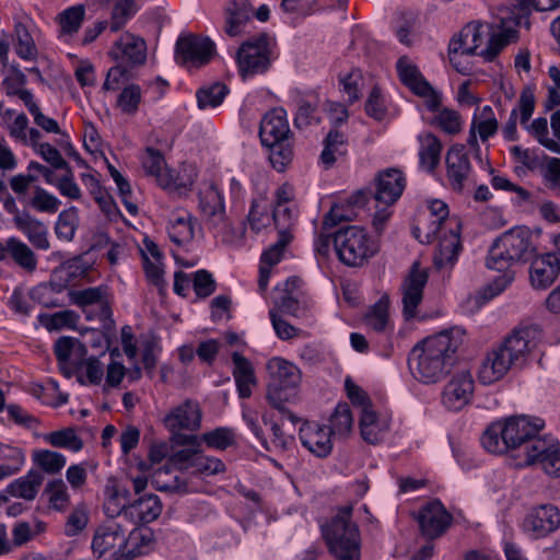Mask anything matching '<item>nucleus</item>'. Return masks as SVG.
<instances>
[{"mask_svg":"<svg viewBox=\"0 0 560 560\" xmlns=\"http://www.w3.org/2000/svg\"><path fill=\"white\" fill-rule=\"evenodd\" d=\"M464 331L453 327L417 342L408 357L412 376L433 384L443 380L457 361V350L463 343Z\"/></svg>","mask_w":560,"mask_h":560,"instance_id":"f257e3e1","label":"nucleus"},{"mask_svg":"<svg viewBox=\"0 0 560 560\" xmlns=\"http://www.w3.org/2000/svg\"><path fill=\"white\" fill-rule=\"evenodd\" d=\"M542 427L544 421L540 419L530 421L525 416H514L489 425L481 436V443L488 452L493 454H503L509 450L517 451L515 456L523 455L524 465L538 463L542 467L544 455L532 452L535 442H547L537 438Z\"/></svg>","mask_w":560,"mask_h":560,"instance_id":"f03ea898","label":"nucleus"},{"mask_svg":"<svg viewBox=\"0 0 560 560\" xmlns=\"http://www.w3.org/2000/svg\"><path fill=\"white\" fill-rule=\"evenodd\" d=\"M539 331L526 326L512 330L504 340L487 353L482 360L478 378L485 385L500 381L512 368L523 366L537 345Z\"/></svg>","mask_w":560,"mask_h":560,"instance_id":"7ed1b4c3","label":"nucleus"},{"mask_svg":"<svg viewBox=\"0 0 560 560\" xmlns=\"http://www.w3.org/2000/svg\"><path fill=\"white\" fill-rule=\"evenodd\" d=\"M502 33H494L492 25L479 21L467 23L448 44V57L452 63L460 55H480L492 61L509 42L516 37V31L508 26L506 18L501 19Z\"/></svg>","mask_w":560,"mask_h":560,"instance_id":"20e7f679","label":"nucleus"},{"mask_svg":"<svg viewBox=\"0 0 560 560\" xmlns=\"http://www.w3.org/2000/svg\"><path fill=\"white\" fill-rule=\"evenodd\" d=\"M322 530L328 550L336 560L361 559V535L352 521V505L339 508Z\"/></svg>","mask_w":560,"mask_h":560,"instance_id":"39448f33","label":"nucleus"},{"mask_svg":"<svg viewBox=\"0 0 560 560\" xmlns=\"http://www.w3.org/2000/svg\"><path fill=\"white\" fill-rule=\"evenodd\" d=\"M292 136L283 108H273L265 114L259 137L262 145L269 149V161L278 172H283L293 160Z\"/></svg>","mask_w":560,"mask_h":560,"instance_id":"423d86ee","label":"nucleus"},{"mask_svg":"<svg viewBox=\"0 0 560 560\" xmlns=\"http://www.w3.org/2000/svg\"><path fill=\"white\" fill-rule=\"evenodd\" d=\"M267 371L270 376L266 396L268 402L287 416L292 423H298L300 419L285 407V404L294 402L298 398L296 388L301 382L299 368L282 358H272L267 363Z\"/></svg>","mask_w":560,"mask_h":560,"instance_id":"0eeeda50","label":"nucleus"},{"mask_svg":"<svg viewBox=\"0 0 560 560\" xmlns=\"http://www.w3.org/2000/svg\"><path fill=\"white\" fill-rule=\"evenodd\" d=\"M536 247L533 235L526 228L516 226L504 232L492 243L486 260L489 269L504 271L513 264L534 257Z\"/></svg>","mask_w":560,"mask_h":560,"instance_id":"6e6552de","label":"nucleus"},{"mask_svg":"<svg viewBox=\"0 0 560 560\" xmlns=\"http://www.w3.org/2000/svg\"><path fill=\"white\" fill-rule=\"evenodd\" d=\"M334 247L339 260L349 267H361L377 252L369 233L357 225H349L334 234Z\"/></svg>","mask_w":560,"mask_h":560,"instance_id":"1a4fd4ad","label":"nucleus"},{"mask_svg":"<svg viewBox=\"0 0 560 560\" xmlns=\"http://www.w3.org/2000/svg\"><path fill=\"white\" fill-rule=\"evenodd\" d=\"M128 526L120 515L107 516L95 529L92 540L93 552L100 558L107 557L109 560H121L120 553L125 549Z\"/></svg>","mask_w":560,"mask_h":560,"instance_id":"9d476101","label":"nucleus"},{"mask_svg":"<svg viewBox=\"0 0 560 560\" xmlns=\"http://www.w3.org/2000/svg\"><path fill=\"white\" fill-rule=\"evenodd\" d=\"M240 74L243 79L266 72L271 65V48L266 34L244 42L236 55Z\"/></svg>","mask_w":560,"mask_h":560,"instance_id":"9b49d317","label":"nucleus"},{"mask_svg":"<svg viewBox=\"0 0 560 560\" xmlns=\"http://www.w3.org/2000/svg\"><path fill=\"white\" fill-rule=\"evenodd\" d=\"M396 69L401 83L415 95L423 98L429 110L439 108L442 104V94L433 89L408 57H400L396 63Z\"/></svg>","mask_w":560,"mask_h":560,"instance_id":"f8f14e48","label":"nucleus"},{"mask_svg":"<svg viewBox=\"0 0 560 560\" xmlns=\"http://www.w3.org/2000/svg\"><path fill=\"white\" fill-rule=\"evenodd\" d=\"M69 300L85 313L86 319L89 320L94 318L106 320L112 316L110 302L106 287L101 285L83 290H70Z\"/></svg>","mask_w":560,"mask_h":560,"instance_id":"ddd939ff","label":"nucleus"},{"mask_svg":"<svg viewBox=\"0 0 560 560\" xmlns=\"http://www.w3.org/2000/svg\"><path fill=\"white\" fill-rule=\"evenodd\" d=\"M214 50V43L210 38L194 34L178 37L175 46L177 62L195 67L208 63Z\"/></svg>","mask_w":560,"mask_h":560,"instance_id":"4468645a","label":"nucleus"},{"mask_svg":"<svg viewBox=\"0 0 560 560\" xmlns=\"http://www.w3.org/2000/svg\"><path fill=\"white\" fill-rule=\"evenodd\" d=\"M428 282V272L415 261L401 283L402 314L405 319H412L417 315V307L423 298V289Z\"/></svg>","mask_w":560,"mask_h":560,"instance_id":"2eb2a0df","label":"nucleus"},{"mask_svg":"<svg viewBox=\"0 0 560 560\" xmlns=\"http://www.w3.org/2000/svg\"><path fill=\"white\" fill-rule=\"evenodd\" d=\"M446 179L450 187L462 192L469 183L472 167L463 144L453 145L446 153Z\"/></svg>","mask_w":560,"mask_h":560,"instance_id":"dca6fc26","label":"nucleus"},{"mask_svg":"<svg viewBox=\"0 0 560 560\" xmlns=\"http://www.w3.org/2000/svg\"><path fill=\"white\" fill-rule=\"evenodd\" d=\"M144 172L155 177L158 184L165 189L180 190L192 185V180L183 182L173 171L165 166V160L159 150L148 148L142 159Z\"/></svg>","mask_w":560,"mask_h":560,"instance_id":"f3484780","label":"nucleus"},{"mask_svg":"<svg viewBox=\"0 0 560 560\" xmlns=\"http://www.w3.org/2000/svg\"><path fill=\"white\" fill-rule=\"evenodd\" d=\"M418 522L421 534L428 539H435L447 530L453 522V516L440 501L434 500L420 510Z\"/></svg>","mask_w":560,"mask_h":560,"instance_id":"a211bd4d","label":"nucleus"},{"mask_svg":"<svg viewBox=\"0 0 560 560\" xmlns=\"http://www.w3.org/2000/svg\"><path fill=\"white\" fill-rule=\"evenodd\" d=\"M439 238V245L433 256L436 268L453 266L457 260L462 249L460 244V222L458 219L448 221V230L434 236Z\"/></svg>","mask_w":560,"mask_h":560,"instance_id":"6ab92c4d","label":"nucleus"},{"mask_svg":"<svg viewBox=\"0 0 560 560\" xmlns=\"http://www.w3.org/2000/svg\"><path fill=\"white\" fill-rule=\"evenodd\" d=\"M474 394V380L469 371L456 373L446 384L442 395L443 405L454 411L470 402Z\"/></svg>","mask_w":560,"mask_h":560,"instance_id":"aec40b11","label":"nucleus"},{"mask_svg":"<svg viewBox=\"0 0 560 560\" xmlns=\"http://www.w3.org/2000/svg\"><path fill=\"white\" fill-rule=\"evenodd\" d=\"M119 513L128 524H148L155 521L162 512V503L155 494H144L133 500Z\"/></svg>","mask_w":560,"mask_h":560,"instance_id":"412c9836","label":"nucleus"},{"mask_svg":"<svg viewBox=\"0 0 560 560\" xmlns=\"http://www.w3.org/2000/svg\"><path fill=\"white\" fill-rule=\"evenodd\" d=\"M199 208L206 221L214 229L225 225L223 197L213 183H208L199 191Z\"/></svg>","mask_w":560,"mask_h":560,"instance_id":"4be33fe9","label":"nucleus"},{"mask_svg":"<svg viewBox=\"0 0 560 560\" xmlns=\"http://www.w3.org/2000/svg\"><path fill=\"white\" fill-rule=\"evenodd\" d=\"M375 182L376 189L373 197L386 207L394 205L399 199L406 185L402 172L397 168L381 172Z\"/></svg>","mask_w":560,"mask_h":560,"instance_id":"5701e85b","label":"nucleus"},{"mask_svg":"<svg viewBox=\"0 0 560 560\" xmlns=\"http://www.w3.org/2000/svg\"><path fill=\"white\" fill-rule=\"evenodd\" d=\"M560 526V511L552 504H542L532 510L525 520V528L535 538L545 537Z\"/></svg>","mask_w":560,"mask_h":560,"instance_id":"b1692460","label":"nucleus"},{"mask_svg":"<svg viewBox=\"0 0 560 560\" xmlns=\"http://www.w3.org/2000/svg\"><path fill=\"white\" fill-rule=\"evenodd\" d=\"M201 410L198 402L187 399L175 407L164 418V424L171 432L179 430L195 431L200 428Z\"/></svg>","mask_w":560,"mask_h":560,"instance_id":"393cba45","label":"nucleus"},{"mask_svg":"<svg viewBox=\"0 0 560 560\" xmlns=\"http://www.w3.org/2000/svg\"><path fill=\"white\" fill-rule=\"evenodd\" d=\"M331 430L318 423H304L300 429V440L304 447L317 457H326L331 453Z\"/></svg>","mask_w":560,"mask_h":560,"instance_id":"a878e982","label":"nucleus"},{"mask_svg":"<svg viewBox=\"0 0 560 560\" xmlns=\"http://www.w3.org/2000/svg\"><path fill=\"white\" fill-rule=\"evenodd\" d=\"M431 221L427 228L415 226L412 232L421 243H431L436 234L448 230V221L456 219L448 215V207L442 200H433L429 205Z\"/></svg>","mask_w":560,"mask_h":560,"instance_id":"bb28decb","label":"nucleus"},{"mask_svg":"<svg viewBox=\"0 0 560 560\" xmlns=\"http://www.w3.org/2000/svg\"><path fill=\"white\" fill-rule=\"evenodd\" d=\"M560 272V254H546L533 260L530 266V283L535 289H547Z\"/></svg>","mask_w":560,"mask_h":560,"instance_id":"cd10ccee","label":"nucleus"},{"mask_svg":"<svg viewBox=\"0 0 560 560\" xmlns=\"http://www.w3.org/2000/svg\"><path fill=\"white\" fill-rule=\"evenodd\" d=\"M368 195L364 190H359L349 198L347 203L334 205L324 217L323 230H330L343 221L353 220L357 215L353 207L364 206L369 200Z\"/></svg>","mask_w":560,"mask_h":560,"instance_id":"c85d7f7f","label":"nucleus"},{"mask_svg":"<svg viewBox=\"0 0 560 560\" xmlns=\"http://www.w3.org/2000/svg\"><path fill=\"white\" fill-rule=\"evenodd\" d=\"M535 109V95L534 90L530 86H526L521 92L520 98H518V107L512 109L509 120L506 121L503 133L505 139L510 141L516 140L517 136V128H516V121H517V115L520 112V120L522 125H527L528 120L530 119L533 112Z\"/></svg>","mask_w":560,"mask_h":560,"instance_id":"c756f323","label":"nucleus"},{"mask_svg":"<svg viewBox=\"0 0 560 560\" xmlns=\"http://www.w3.org/2000/svg\"><path fill=\"white\" fill-rule=\"evenodd\" d=\"M233 371L238 396L243 399L250 397L252 388L256 386L257 381L255 370L250 361L240 352L232 353Z\"/></svg>","mask_w":560,"mask_h":560,"instance_id":"7c9ffc66","label":"nucleus"},{"mask_svg":"<svg viewBox=\"0 0 560 560\" xmlns=\"http://www.w3.org/2000/svg\"><path fill=\"white\" fill-rule=\"evenodd\" d=\"M252 13L248 0H229L224 8V32L232 37L240 35Z\"/></svg>","mask_w":560,"mask_h":560,"instance_id":"2f4dec72","label":"nucleus"},{"mask_svg":"<svg viewBox=\"0 0 560 560\" xmlns=\"http://www.w3.org/2000/svg\"><path fill=\"white\" fill-rule=\"evenodd\" d=\"M16 228L22 231L28 238V241L39 249H48L49 241L47 238V228L39 220L35 219L27 212H23V215L13 218Z\"/></svg>","mask_w":560,"mask_h":560,"instance_id":"473e14b6","label":"nucleus"},{"mask_svg":"<svg viewBox=\"0 0 560 560\" xmlns=\"http://www.w3.org/2000/svg\"><path fill=\"white\" fill-rule=\"evenodd\" d=\"M359 424L362 439L370 444L381 442L389 430L388 421L380 419L373 408L361 411Z\"/></svg>","mask_w":560,"mask_h":560,"instance_id":"72a5a7b5","label":"nucleus"},{"mask_svg":"<svg viewBox=\"0 0 560 560\" xmlns=\"http://www.w3.org/2000/svg\"><path fill=\"white\" fill-rule=\"evenodd\" d=\"M4 259L11 257L13 261L27 272L37 267V258L32 248L16 237H9L4 243Z\"/></svg>","mask_w":560,"mask_h":560,"instance_id":"f704fd0d","label":"nucleus"},{"mask_svg":"<svg viewBox=\"0 0 560 560\" xmlns=\"http://www.w3.org/2000/svg\"><path fill=\"white\" fill-rule=\"evenodd\" d=\"M324 149L320 153V162L326 168L331 167L338 158L347 154L348 138L347 136L337 130L331 129L324 139Z\"/></svg>","mask_w":560,"mask_h":560,"instance_id":"c9c22d12","label":"nucleus"},{"mask_svg":"<svg viewBox=\"0 0 560 560\" xmlns=\"http://www.w3.org/2000/svg\"><path fill=\"white\" fill-rule=\"evenodd\" d=\"M419 142L420 165L427 172H433L441 160L442 143L440 139L431 132L421 135L419 137Z\"/></svg>","mask_w":560,"mask_h":560,"instance_id":"e433bc0d","label":"nucleus"},{"mask_svg":"<svg viewBox=\"0 0 560 560\" xmlns=\"http://www.w3.org/2000/svg\"><path fill=\"white\" fill-rule=\"evenodd\" d=\"M105 495L104 510L107 516L119 515L125 510L124 505L132 502L129 490L115 479L108 480L105 486Z\"/></svg>","mask_w":560,"mask_h":560,"instance_id":"4c0bfd02","label":"nucleus"},{"mask_svg":"<svg viewBox=\"0 0 560 560\" xmlns=\"http://www.w3.org/2000/svg\"><path fill=\"white\" fill-rule=\"evenodd\" d=\"M125 549L120 553L121 560H133L148 552L152 542V534L148 530L133 528L126 533Z\"/></svg>","mask_w":560,"mask_h":560,"instance_id":"58836bf2","label":"nucleus"},{"mask_svg":"<svg viewBox=\"0 0 560 560\" xmlns=\"http://www.w3.org/2000/svg\"><path fill=\"white\" fill-rule=\"evenodd\" d=\"M43 480L44 477L40 471L30 470L24 477L11 482L7 488V492L13 497L31 501L35 499Z\"/></svg>","mask_w":560,"mask_h":560,"instance_id":"ea45409f","label":"nucleus"},{"mask_svg":"<svg viewBox=\"0 0 560 560\" xmlns=\"http://www.w3.org/2000/svg\"><path fill=\"white\" fill-rule=\"evenodd\" d=\"M117 46L122 52V57L131 65H143L147 60L145 42L130 33L121 35Z\"/></svg>","mask_w":560,"mask_h":560,"instance_id":"a19ab883","label":"nucleus"},{"mask_svg":"<svg viewBox=\"0 0 560 560\" xmlns=\"http://www.w3.org/2000/svg\"><path fill=\"white\" fill-rule=\"evenodd\" d=\"M536 444L532 446V452L537 454H542V470L551 476L559 478L560 477V444L559 443H548V442H535Z\"/></svg>","mask_w":560,"mask_h":560,"instance_id":"79ce46f5","label":"nucleus"},{"mask_svg":"<svg viewBox=\"0 0 560 560\" xmlns=\"http://www.w3.org/2000/svg\"><path fill=\"white\" fill-rule=\"evenodd\" d=\"M432 112L435 115L431 119V126L439 128L448 136L458 135L463 130V118L457 110L444 107Z\"/></svg>","mask_w":560,"mask_h":560,"instance_id":"37998d69","label":"nucleus"},{"mask_svg":"<svg viewBox=\"0 0 560 560\" xmlns=\"http://www.w3.org/2000/svg\"><path fill=\"white\" fill-rule=\"evenodd\" d=\"M168 235L173 243L182 245L194 237L192 217L189 213L176 215L170 221Z\"/></svg>","mask_w":560,"mask_h":560,"instance_id":"c03bdc74","label":"nucleus"},{"mask_svg":"<svg viewBox=\"0 0 560 560\" xmlns=\"http://www.w3.org/2000/svg\"><path fill=\"white\" fill-rule=\"evenodd\" d=\"M139 9L136 0H116L110 13L109 27L112 32L120 31Z\"/></svg>","mask_w":560,"mask_h":560,"instance_id":"a18cd8bd","label":"nucleus"},{"mask_svg":"<svg viewBox=\"0 0 560 560\" xmlns=\"http://www.w3.org/2000/svg\"><path fill=\"white\" fill-rule=\"evenodd\" d=\"M272 219L278 234L293 236L296 225L298 211L292 205H275Z\"/></svg>","mask_w":560,"mask_h":560,"instance_id":"49530a36","label":"nucleus"},{"mask_svg":"<svg viewBox=\"0 0 560 560\" xmlns=\"http://www.w3.org/2000/svg\"><path fill=\"white\" fill-rule=\"evenodd\" d=\"M388 307V298H381L365 314L364 320L366 326L376 332L385 331L389 325Z\"/></svg>","mask_w":560,"mask_h":560,"instance_id":"de8ad7c7","label":"nucleus"},{"mask_svg":"<svg viewBox=\"0 0 560 560\" xmlns=\"http://www.w3.org/2000/svg\"><path fill=\"white\" fill-rule=\"evenodd\" d=\"M85 18V7L77 4L61 11L56 20L62 34H75L80 30Z\"/></svg>","mask_w":560,"mask_h":560,"instance_id":"09e8293b","label":"nucleus"},{"mask_svg":"<svg viewBox=\"0 0 560 560\" xmlns=\"http://www.w3.org/2000/svg\"><path fill=\"white\" fill-rule=\"evenodd\" d=\"M31 23L18 22L15 24L16 52L23 59H33L37 55L35 40L32 36Z\"/></svg>","mask_w":560,"mask_h":560,"instance_id":"8fccbe9b","label":"nucleus"},{"mask_svg":"<svg viewBox=\"0 0 560 560\" xmlns=\"http://www.w3.org/2000/svg\"><path fill=\"white\" fill-rule=\"evenodd\" d=\"M229 93V88L221 82L202 86L197 92V102L200 109L219 106Z\"/></svg>","mask_w":560,"mask_h":560,"instance_id":"3c124183","label":"nucleus"},{"mask_svg":"<svg viewBox=\"0 0 560 560\" xmlns=\"http://www.w3.org/2000/svg\"><path fill=\"white\" fill-rule=\"evenodd\" d=\"M44 439L54 447L68 448L72 452H79L83 447L82 440L72 428L50 432Z\"/></svg>","mask_w":560,"mask_h":560,"instance_id":"603ef678","label":"nucleus"},{"mask_svg":"<svg viewBox=\"0 0 560 560\" xmlns=\"http://www.w3.org/2000/svg\"><path fill=\"white\" fill-rule=\"evenodd\" d=\"M78 221L79 218L75 208L61 211L55 226L58 238L66 242L72 241L78 226Z\"/></svg>","mask_w":560,"mask_h":560,"instance_id":"864d4df0","label":"nucleus"},{"mask_svg":"<svg viewBox=\"0 0 560 560\" xmlns=\"http://www.w3.org/2000/svg\"><path fill=\"white\" fill-rule=\"evenodd\" d=\"M353 424V417L348 404H338L330 417V427L332 434L345 435L350 432Z\"/></svg>","mask_w":560,"mask_h":560,"instance_id":"5fc2aeb1","label":"nucleus"},{"mask_svg":"<svg viewBox=\"0 0 560 560\" xmlns=\"http://www.w3.org/2000/svg\"><path fill=\"white\" fill-rule=\"evenodd\" d=\"M34 462L47 474H57L66 465V457L57 452L40 450L34 453Z\"/></svg>","mask_w":560,"mask_h":560,"instance_id":"6e6d98bb","label":"nucleus"},{"mask_svg":"<svg viewBox=\"0 0 560 560\" xmlns=\"http://www.w3.org/2000/svg\"><path fill=\"white\" fill-rule=\"evenodd\" d=\"M141 102V89L137 84L127 85L117 98V106L121 113L133 115L137 113Z\"/></svg>","mask_w":560,"mask_h":560,"instance_id":"4d7b16f0","label":"nucleus"},{"mask_svg":"<svg viewBox=\"0 0 560 560\" xmlns=\"http://www.w3.org/2000/svg\"><path fill=\"white\" fill-rule=\"evenodd\" d=\"M45 491L49 494V504L57 511H63L70 502L66 483L56 479L47 483Z\"/></svg>","mask_w":560,"mask_h":560,"instance_id":"13d9d810","label":"nucleus"},{"mask_svg":"<svg viewBox=\"0 0 560 560\" xmlns=\"http://www.w3.org/2000/svg\"><path fill=\"white\" fill-rule=\"evenodd\" d=\"M202 441L212 448L226 450L235 443V434L232 429L217 428L202 435Z\"/></svg>","mask_w":560,"mask_h":560,"instance_id":"bf43d9fd","label":"nucleus"},{"mask_svg":"<svg viewBox=\"0 0 560 560\" xmlns=\"http://www.w3.org/2000/svg\"><path fill=\"white\" fill-rule=\"evenodd\" d=\"M60 200L42 187H35L34 196L30 205L39 212L56 213L60 206Z\"/></svg>","mask_w":560,"mask_h":560,"instance_id":"052dcab7","label":"nucleus"},{"mask_svg":"<svg viewBox=\"0 0 560 560\" xmlns=\"http://www.w3.org/2000/svg\"><path fill=\"white\" fill-rule=\"evenodd\" d=\"M0 458L8 459L9 464L0 465V479L14 475L20 470L24 463V455L18 447L5 446L2 448Z\"/></svg>","mask_w":560,"mask_h":560,"instance_id":"680f3d73","label":"nucleus"},{"mask_svg":"<svg viewBox=\"0 0 560 560\" xmlns=\"http://www.w3.org/2000/svg\"><path fill=\"white\" fill-rule=\"evenodd\" d=\"M293 236L278 234V240L275 244L270 245L261 255L260 261L262 265L271 267L277 265L292 242Z\"/></svg>","mask_w":560,"mask_h":560,"instance_id":"e2e57ef3","label":"nucleus"},{"mask_svg":"<svg viewBox=\"0 0 560 560\" xmlns=\"http://www.w3.org/2000/svg\"><path fill=\"white\" fill-rule=\"evenodd\" d=\"M79 316L70 310L54 315L40 316V323L49 330L74 326Z\"/></svg>","mask_w":560,"mask_h":560,"instance_id":"0e129e2a","label":"nucleus"},{"mask_svg":"<svg viewBox=\"0 0 560 560\" xmlns=\"http://www.w3.org/2000/svg\"><path fill=\"white\" fill-rule=\"evenodd\" d=\"M340 82L342 84L343 93L348 97L349 104L354 103L361 97L363 78L359 70H352L342 79H340Z\"/></svg>","mask_w":560,"mask_h":560,"instance_id":"69168bd1","label":"nucleus"},{"mask_svg":"<svg viewBox=\"0 0 560 560\" xmlns=\"http://www.w3.org/2000/svg\"><path fill=\"white\" fill-rule=\"evenodd\" d=\"M225 470L224 463L215 457L203 455L200 451L194 462V471L200 475H217Z\"/></svg>","mask_w":560,"mask_h":560,"instance_id":"338daca9","label":"nucleus"},{"mask_svg":"<svg viewBox=\"0 0 560 560\" xmlns=\"http://www.w3.org/2000/svg\"><path fill=\"white\" fill-rule=\"evenodd\" d=\"M529 132L538 140L540 144L552 152H559V144L547 137L548 135V122L546 118H537L527 126Z\"/></svg>","mask_w":560,"mask_h":560,"instance_id":"774afa93","label":"nucleus"}]
</instances>
